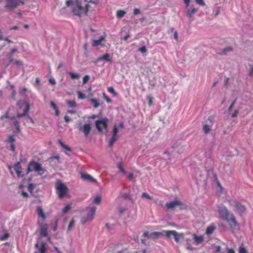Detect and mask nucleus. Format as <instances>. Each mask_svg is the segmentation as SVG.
<instances>
[{
  "label": "nucleus",
  "instance_id": "nucleus-50",
  "mask_svg": "<svg viewBox=\"0 0 253 253\" xmlns=\"http://www.w3.org/2000/svg\"><path fill=\"white\" fill-rule=\"evenodd\" d=\"M139 51L141 53H145L147 51V49L145 46H143L139 48Z\"/></svg>",
  "mask_w": 253,
  "mask_h": 253
},
{
  "label": "nucleus",
  "instance_id": "nucleus-32",
  "mask_svg": "<svg viewBox=\"0 0 253 253\" xmlns=\"http://www.w3.org/2000/svg\"><path fill=\"white\" fill-rule=\"evenodd\" d=\"M58 143L60 144V145L64 149L68 151H71V149L68 146L65 145L64 143L60 140H58Z\"/></svg>",
  "mask_w": 253,
  "mask_h": 253
},
{
  "label": "nucleus",
  "instance_id": "nucleus-16",
  "mask_svg": "<svg viewBox=\"0 0 253 253\" xmlns=\"http://www.w3.org/2000/svg\"><path fill=\"white\" fill-rule=\"evenodd\" d=\"M81 178L83 180H88L89 181H91L93 182H97V181L95 179L91 177L89 174L84 173V172H81Z\"/></svg>",
  "mask_w": 253,
  "mask_h": 253
},
{
  "label": "nucleus",
  "instance_id": "nucleus-58",
  "mask_svg": "<svg viewBox=\"0 0 253 253\" xmlns=\"http://www.w3.org/2000/svg\"><path fill=\"white\" fill-rule=\"evenodd\" d=\"M10 148H11V150L12 152H15V146H14V144H10Z\"/></svg>",
  "mask_w": 253,
  "mask_h": 253
},
{
  "label": "nucleus",
  "instance_id": "nucleus-19",
  "mask_svg": "<svg viewBox=\"0 0 253 253\" xmlns=\"http://www.w3.org/2000/svg\"><path fill=\"white\" fill-rule=\"evenodd\" d=\"M216 227L213 225H210L207 227L206 230V234L208 235H210L213 233V231L215 230Z\"/></svg>",
  "mask_w": 253,
  "mask_h": 253
},
{
  "label": "nucleus",
  "instance_id": "nucleus-28",
  "mask_svg": "<svg viewBox=\"0 0 253 253\" xmlns=\"http://www.w3.org/2000/svg\"><path fill=\"white\" fill-rule=\"evenodd\" d=\"M68 74L70 75L71 78L72 80L79 79L80 77V75L79 74H76L71 72H69Z\"/></svg>",
  "mask_w": 253,
  "mask_h": 253
},
{
  "label": "nucleus",
  "instance_id": "nucleus-27",
  "mask_svg": "<svg viewBox=\"0 0 253 253\" xmlns=\"http://www.w3.org/2000/svg\"><path fill=\"white\" fill-rule=\"evenodd\" d=\"M40 235L42 237H45L47 236V229L46 227L43 226L42 227L40 231Z\"/></svg>",
  "mask_w": 253,
  "mask_h": 253
},
{
  "label": "nucleus",
  "instance_id": "nucleus-55",
  "mask_svg": "<svg viewBox=\"0 0 253 253\" xmlns=\"http://www.w3.org/2000/svg\"><path fill=\"white\" fill-rule=\"evenodd\" d=\"M14 125L16 127V129L18 131L20 130V127L19 125V123L17 121H15L14 122Z\"/></svg>",
  "mask_w": 253,
  "mask_h": 253
},
{
  "label": "nucleus",
  "instance_id": "nucleus-31",
  "mask_svg": "<svg viewBox=\"0 0 253 253\" xmlns=\"http://www.w3.org/2000/svg\"><path fill=\"white\" fill-rule=\"evenodd\" d=\"M233 50V48L231 46H228L224 49H223L222 51L220 52L219 54L226 55L227 52L231 51Z\"/></svg>",
  "mask_w": 253,
  "mask_h": 253
},
{
  "label": "nucleus",
  "instance_id": "nucleus-48",
  "mask_svg": "<svg viewBox=\"0 0 253 253\" xmlns=\"http://www.w3.org/2000/svg\"><path fill=\"white\" fill-rule=\"evenodd\" d=\"M237 101V98H236L232 102V103L231 104L230 106H229L228 109V111H230L231 110V109H232L233 106L234 105V104H235L236 102Z\"/></svg>",
  "mask_w": 253,
  "mask_h": 253
},
{
  "label": "nucleus",
  "instance_id": "nucleus-49",
  "mask_svg": "<svg viewBox=\"0 0 253 253\" xmlns=\"http://www.w3.org/2000/svg\"><path fill=\"white\" fill-rule=\"evenodd\" d=\"M13 62L17 66H21L23 65L22 62L19 60H14Z\"/></svg>",
  "mask_w": 253,
  "mask_h": 253
},
{
  "label": "nucleus",
  "instance_id": "nucleus-56",
  "mask_svg": "<svg viewBox=\"0 0 253 253\" xmlns=\"http://www.w3.org/2000/svg\"><path fill=\"white\" fill-rule=\"evenodd\" d=\"M239 113L238 110H235L234 112L232 114L231 117L232 118H235L237 117L238 114Z\"/></svg>",
  "mask_w": 253,
  "mask_h": 253
},
{
  "label": "nucleus",
  "instance_id": "nucleus-23",
  "mask_svg": "<svg viewBox=\"0 0 253 253\" xmlns=\"http://www.w3.org/2000/svg\"><path fill=\"white\" fill-rule=\"evenodd\" d=\"M102 60H105L106 61H108V62L111 61V59L109 57V54L106 53V54H103L102 56L99 57L97 59V61H96V62H97L99 61Z\"/></svg>",
  "mask_w": 253,
  "mask_h": 253
},
{
  "label": "nucleus",
  "instance_id": "nucleus-40",
  "mask_svg": "<svg viewBox=\"0 0 253 253\" xmlns=\"http://www.w3.org/2000/svg\"><path fill=\"white\" fill-rule=\"evenodd\" d=\"M239 252V253H248L246 249L244 247V245L243 244L240 247Z\"/></svg>",
  "mask_w": 253,
  "mask_h": 253
},
{
  "label": "nucleus",
  "instance_id": "nucleus-21",
  "mask_svg": "<svg viewBox=\"0 0 253 253\" xmlns=\"http://www.w3.org/2000/svg\"><path fill=\"white\" fill-rule=\"evenodd\" d=\"M30 109L29 104L28 103L26 104V107L24 109L23 113L22 114H19L17 115L18 118H21L24 117L27 115Z\"/></svg>",
  "mask_w": 253,
  "mask_h": 253
},
{
  "label": "nucleus",
  "instance_id": "nucleus-1",
  "mask_svg": "<svg viewBox=\"0 0 253 253\" xmlns=\"http://www.w3.org/2000/svg\"><path fill=\"white\" fill-rule=\"evenodd\" d=\"M217 211L221 219L227 221L231 229H234L237 226L238 223L235 216L232 213H230L227 208L224 206H219Z\"/></svg>",
  "mask_w": 253,
  "mask_h": 253
},
{
  "label": "nucleus",
  "instance_id": "nucleus-33",
  "mask_svg": "<svg viewBox=\"0 0 253 253\" xmlns=\"http://www.w3.org/2000/svg\"><path fill=\"white\" fill-rule=\"evenodd\" d=\"M118 168L119 169L120 171L122 173H123L124 174H126V171H125V170L123 168L122 162H119L118 164Z\"/></svg>",
  "mask_w": 253,
  "mask_h": 253
},
{
  "label": "nucleus",
  "instance_id": "nucleus-20",
  "mask_svg": "<svg viewBox=\"0 0 253 253\" xmlns=\"http://www.w3.org/2000/svg\"><path fill=\"white\" fill-rule=\"evenodd\" d=\"M163 235L162 232H153L149 235V238L157 239L159 236Z\"/></svg>",
  "mask_w": 253,
  "mask_h": 253
},
{
  "label": "nucleus",
  "instance_id": "nucleus-18",
  "mask_svg": "<svg viewBox=\"0 0 253 253\" xmlns=\"http://www.w3.org/2000/svg\"><path fill=\"white\" fill-rule=\"evenodd\" d=\"M198 11V9L195 8L188 9L187 10L186 16L189 18H191Z\"/></svg>",
  "mask_w": 253,
  "mask_h": 253
},
{
  "label": "nucleus",
  "instance_id": "nucleus-59",
  "mask_svg": "<svg viewBox=\"0 0 253 253\" xmlns=\"http://www.w3.org/2000/svg\"><path fill=\"white\" fill-rule=\"evenodd\" d=\"M49 82L51 84H53V85L55 84H56V82H55V80L53 79H50L49 80Z\"/></svg>",
  "mask_w": 253,
  "mask_h": 253
},
{
  "label": "nucleus",
  "instance_id": "nucleus-51",
  "mask_svg": "<svg viewBox=\"0 0 253 253\" xmlns=\"http://www.w3.org/2000/svg\"><path fill=\"white\" fill-rule=\"evenodd\" d=\"M8 59H9L8 64H10L11 62H13L14 61V60L13 58V55L8 54Z\"/></svg>",
  "mask_w": 253,
  "mask_h": 253
},
{
  "label": "nucleus",
  "instance_id": "nucleus-30",
  "mask_svg": "<svg viewBox=\"0 0 253 253\" xmlns=\"http://www.w3.org/2000/svg\"><path fill=\"white\" fill-rule=\"evenodd\" d=\"M126 12L123 10H119L117 12V17L118 18H122L126 14Z\"/></svg>",
  "mask_w": 253,
  "mask_h": 253
},
{
  "label": "nucleus",
  "instance_id": "nucleus-47",
  "mask_svg": "<svg viewBox=\"0 0 253 253\" xmlns=\"http://www.w3.org/2000/svg\"><path fill=\"white\" fill-rule=\"evenodd\" d=\"M103 98L104 99L108 102L110 103L112 102V100L109 98L105 93H103Z\"/></svg>",
  "mask_w": 253,
  "mask_h": 253
},
{
  "label": "nucleus",
  "instance_id": "nucleus-22",
  "mask_svg": "<svg viewBox=\"0 0 253 253\" xmlns=\"http://www.w3.org/2000/svg\"><path fill=\"white\" fill-rule=\"evenodd\" d=\"M37 211L39 216L41 217L43 220H44L45 219V215L41 207H37Z\"/></svg>",
  "mask_w": 253,
  "mask_h": 253
},
{
  "label": "nucleus",
  "instance_id": "nucleus-63",
  "mask_svg": "<svg viewBox=\"0 0 253 253\" xmlns=\"http://www.w3.org/2000/svg\"><path fill=\"white\" fill-rule=\"evenodd\" d=\"M227 253H235L233 249H227Z\"/></svg>",
  "mask_w": 253,
  "mask_h": 253
},
{
  "label": "nucleus",
  "instance_id": "nucleus-4",
  "mask_svg": "<svg viewBox=\"0 0 253 253\" xmlns=\"http://www.w3.org/2000/svg\"><path fill=\"white\" fill-rule=\"evenodd\" d=\"M25 3L24 0H4V8L8 11H12Z\"/></svg>",
  "mask_w": 253,
  "mask_h": 253
},
{
  "label": "nucleus",
  "instance_id": "nucleus-34",
  "mask_svg": "<svg viewBox=\"0 0 253 253\" xmlns=\"http://www.w3.org/2000/svg\"><path fill=\"white\" fill-rule=\"evenodd\" d=\"M90 101L93 104V106L95 108H97L99 106L98 100L95 98H92L90 99Z\"/></svg>",
  "mask_w": 253,
  "mask_h": 253
},
{
  "label": "nucleus",
  "instance_id": "nucleus-7",
  "mask_svg": "<svg viewBox=\"0 0 253 253\" xmlns=\"http://www.w3.org/2000/svg\"><path fill=\"white\" fill-rule=\"evenodd\" d=\"M36 251L34 253H48V245L45 242H38L35 245Z\"/></svg>",
  "mask_w": 253,
  "mask_h": 253
},
{
  "label": "nucleus",
  "instance_id": "nucleus-15",
  "mask_svg": "<svg viewBox=\"0 0 253 253\" xmlns=\"http://www.w3.org/2000/svg\"><path fill=\"white\" fill-rule=\"evenodd\" d=\"M192 236L194 242L196 245H199L204 241V237L203 235L197 236L194 233L192 235Z\"/></svg>",
  "mask_w": 253,
  "mask_h": 253
},
{
  "label": "nucleus",
  "instance_id": "nucleus-17",
  "mask_svg": "<svg viewBox=\"0 0 253 253\" xmlns=\"http://www.w3.org/2000/svg\"><path fill=\"white\" fill-rule=\"evenodd\" d=\"M106 38V36H101L99 38L98 40H94L92 42V45L93 46H97L101 44V42L105 41Z\"/></svg>",
  "mask_w": 253,
  "mask_h": 253
},
{
  "label": "nucleus",
  "instance_id": "nucleus-35",
  "mask_svg": "<svg viewBox=\"0 0 253 253\" xmlns=\"http://www.w3.org/2000/svg\"><path fill=\"white\" fill-rule=\"evenodd\" d=\"M8 142L10 143V144H13V143L15 141V139L14 138V136L12 135H10L8 136L7 140Z\"/></svg>",
  "mask_w": 253,
  "mask_h": 253
},
{
  "label": "nucleus",
  "instance_id": "nucleus-8",
  "mask_svg": "<svg viewBox=\"0 0 253 253\" xmlns=\"http://www.w3.org/2000/svg\"><path fill=\"white\" fill-rule=\"evenodd\" d=\"M214 117L210 116L206 121V124L203 126V130L206 134L209 133L213 124Z\"/></svg>",
  "mask_w": 253,
  "mask_h": 253
},
{
  "label": "nucleus",
  "instance_id": "nucleus-44",
  "mask_svg": "<svg viewBox=\"0 0 253 253\" xmlns=\"http://www.w3.org/2000/svg\"><path fill=\"white\" fill-rule=\"evenodd\" d=\"M118 210L121 214H122L124 212L126 211V208H124L122 207H119L118 208Z\"/></svg>",
  "mask_w": 253,
  "mask_h": 253
},
{
  "label": "nucleus",
  "instance_id": "nucleus-62",
  "mask_svg": "<svg viewBox=\"0 0 253 253\" xmlns=\"http://www.w3.org/2000/svg\"><path fill=\"white\" fill-rule=\"evenodd\" d=\"M28 188L29 190L32 191L34 188V186L32 184H29L28 185Z\"/></svg>",
  "mask_w": 253,
  "mask_h": 253
},
{
  "label": "nucleus",
  "instance_id": "nucleus-13",
  "mask_svg": "<svg viewBox=\"0 0 253 253\" xmlns=\"http://www.w3.org/2000/svg\"><path fill=\"white\" fill-rule=\"evenodd\" d=\"M13 169H14V170L15 171V172H16L17 177H23L24 176V174H22V167H21V164L20 162L16 163L14 165V166L13 167Z\"/></svg>",
  "mask_w": 253,
  "mask_h": 253
},
{
  "label": "nucleus",
  "instance_id": "nucleus-39",
  "mask_svg": "<svg viewBox=\"0 0 253 253\" xmlns=\"http://www.w3.org/2000/svg\"><path fill=\"white\" fill-rule=\"evenodd\" d=\"M71 208V206L70 204L67 205L62 210V212L64 213H66L68 211H69Z\"/></svg>",
  "mask_w": 253,
  "mask_h": 253
},
{
  "label": "nucleus",
  "instance_id": "nucleus-6",
  "mask_svg": "<svg viewBox=\"0 0 253 253\" xmlns=\"http://www.w3.org/2000/svg\"><path fill=\"white\" fill-rule=\"evenodd\" d=\"M55 187L58 191V197L61 199L65 197L68 192L67 187L61 181L56 182Z\"/></svg>",
  "mask_w": 253,
  "mask_h": 253
},
{
  "label": "nucleus",
  "instance_id": "nucleus-3",
  "mask_svg": "<svg viewBox=\"0 0 253 253\" xmlns=\"http://www.w3.org/2000/svg\"><path fill=\"white\" fill-rule=\"evenodd\" d=\"M31 171L36 172L39 175H42L44 174L45 169L42 168L41 164L35 161H31L28 165L27 173Z\"/></svg>",
  "mask_w": 253,
  "mask_h": 253
},
{
  "label": "nucleus",
  "instance_id": "nucleus-24",
  "mask_svg": "<svg viewBox=\"0 0 253 253\" xmlns=\"http://www.w3.org/2000/svg\"><path fill=\"white\" fill-rule=\"evenodd\" d=\"M162 232H164L166 236L169 238H170L172 236H173L174 234H176V231L175 230L163 231Z\"/></svg>",
  "mask_w": 253,
  "mask_h": 253
},
{
  "label": "nucleus",
  "instance_id": "nucleus-52",
  "mask_svg": "<svg viewBox=\"0 0 253 253\" xmlns=\"http://www.w3.org/2000/svg\"><path fill=\"white\" fill-rule=\"evenodd\" d=\"M9 235L8 233H5L1 238L0 239L2 240H5L9 237Z\"/></svg>",
  "mask_w": 253,
  "mask_h": 253
},
{
  "label": "nucleus",
  "instance_id": "nucleus-12",
  "mask_svg": "<svg viewBox=\"0 0 253 253\" xmlns=\"http://www.w3.org/2000/svg\"><path fill=\"white\" fill-rule=\"evenodd\" d=\"M79 130L83 132L84 136L87 137L90 132L91 126L89 124H85L84 126H80L79 127Z\"/></svg>",
  "mask_w": 253,
  "mask_h": 253
},
{
  "label": "nucleus",
  "instance_id": "nucleus-36",
  "mask_svg": "<svg viewBox=\"0 0 253 253\" xmlns=\"http://www.w3.org/2000/svg\"><path fill=\"white\" fill-rule=\"evenodd\" d=\"M78 95V98L80 99H84L86 98V96L84 94L82 91H78L77 92Z\"/></svg>",
  "mask_w": 253,
  "mask_h": 253
},
{
  "label": "nucleus",
  "instance_id": "nucleus-2",
  "mask_svg": "<svg viewBox=\"0 0 253 253\" xmlns=\"http://www.w3.org/2000/svg\"><path fill=\"white\" fill-rule=\"evenodd\" d=\"M88 3L87 0H76L72 5V12L79 17L86 15L88 11Z\"/></svg>",
  "mask_w": 253,
  "mask_h": 253
},
{
  "label": "nucleus",
  "instance_id": "nucleus-5",
  "mask_svg": "<svg viewBox=\"0 0 253 253\" xmlns=\"http://www.w3.org/2000/svg\"><path fill=\"white\" fill-rule=\"evenodd\" d=\"M227 201L230 206L235 208V211L240 215L246 212L247 209L246 206L240 202L234 201L231 199H228Z\"/></svg>",
  "mask_w": 253,
  "mask_h": 253
},
{
  "label": "nucleus",
  "instance_id": "nucleus-54",
  "mask_svg": "<svg viewBox=\"0 0 253 253\" xmlns=\"http://www.w3.org/2000/svg\"><path fill=\"white\" fill-rule=\"evenodd\" d=\"M65 121L68 123L72 121V119L68 116H65L64 117Z\"/></svg>",
  "mask_w": 253,
  "mask_h": 253
},
{
  "label": "nucleus",
  "instance_id": "nucleus-29",
  "mask_svg": "<svg viewBox=\"0 0 253 253\" xmlns=\"http://www.w3.org/2000/svg\"><path fill=\"white\" fill-rule=\"evenodd\" d=\"M66 103L69 107L75 108L77 106V103L74 100H67Z\"/></svg>",
  "mask_w": 253,
  "mask_h": 253
},
{
  "label": "nucleus",
  "instance_id": "nucleus-61",
  "mask_svg": "<svg viewBox=\"0 0 253 253\" xmlns=\"http://www.w3.org/2000/svg\"><path fill=\"white\" fill-rule=\"evenodd\" d=\"M17 51V49L16 48H13V49H12L11 52L9 54L13 55V54L14 52H16Z\"/></svg>",
  "mask_w": 253,
  "mask_h": 253
},
{
  "label": "nucleus",
  "instance_id": "nucleus-53",
  "mask_svg": "<svg viewBox=\"0 0 253 253\" xmlns=\"http://www.w3.org/2000/svg\"><path fill=\"white\" fill-rule=\"evenodd\" d=\"M140 13V10L139 9L135 8L133 10V14L135 15H138Z\"/></svg>",
  "mask_w": 253,
  "mask_h": 253
},
{
  "label": "nucleus",
  "instance_id": "nucleus-9",
  "mask_svg": "<svg viewBox=\"0 0 253 253\" xmlns=\"http://www.w3.org/2000/svg\"><path fill=\"white\" fill-rule=\"evenodd\" d=\"M108 119L106 118L98 120L95 122V126L99 131H102L103 128L107 129L108 127Z\"/></svg>",
  "mask_w": 253,
  "mask_h": 253
},
{
  "label": "nucleus",
  "instance_id": "nucleus-60",
  "mask_svg": "<svg viewBox=\"0 0 253 253\" xmlns=\"http://www.w3.org/2000/svg\"><path fill=\"white\" fill-rule=\"evenodd\" d=\"M9 118V116H8V112H7L5 115L1 116L0 118L1 119H3L4 118Z\"/></svg>",
  "mask_w": 253,
  "mask_h": 253
},
{
  "label": "nucleus",
  "instance_id": "nucleus-57",
  "mask_svg": "<svg viewBox=\"0 0 253 253\" xmlns=\"http://www.w3.org/2000/svg\"><path fill=\"white\" fill-rule=\"evenodd\" d=\"M127 178L129 180H132L133 178V174L132 173H130L127 175Z\"/></svg>",
  "mask_w": 253,
  "mask_h": 253
},
{
  "label": "nucleus",
  "instance_id": "nucleus-11",
  "mask_svg": "<svg viewBox=\"0 0 253 253\" xmlns=\"http://www.w3.org/2000/svg\"><path fill=\"white\" fill-rule=\"evenodd\" d=\"M118 129L117 126L115 125L113 128L112 136L109 142V145L110 147H112L114 142L118 139Z\"/></svg>",
  "mask_w": 253,
  "mask_h": 253
},
{
  "label": "nucleus",
  "instance_id": "nucleus-37",
  "mask_svg": "<svg viewBox=\"0 0 253 253\" xmlns=\"http://www.w3.org/2000/svg\"><path fill=\"white\" fill-rule=\"evenodd\" d=\"M153 99H154L153 97H152L151 96H150V95L147 96V100L148 102L149 106H151L152 105Z\"/></svg>",
  "mask_w": 253,
  "mask_h": 253
},
{
  "label": "nucleus",
  "instance_id": "nucleus-26",
  "mask_svg": "<svg viewBox=\"0 0 253 253\" xmlns=\"http://www.w3.org/2000/svg\"><path fill=\"white\" fill-rule=\"evenodd\" d=\"M50 106L55 110V115L58 116L59 115V111L55 102L51 101L50 102Z\"/></svg>",
  "mask_w": 253,
  "mask_h": 253
},
{
  "label": "nucleus",
  "instance_id": "nucleus-38",
  "mask_svg": "<svg viewBox=\"0 0 253 253\" xmlns=\"http://www.w3.org/2000/svg\"><path fill=\"white\" fill-rule=\"evenodd\" d=\"M108 92L112 93L114 96H117V93L114 90V88L112 86L109 87L107 89Z\"/></svg>",
  "mask_w": 253,
  "mask_h": 253
},
{
  "label": "nucleus",
  "instance_id": "nucleus-25",
  "mask_svg": "<svg viewBox=\"0 0 253 253\" xmlns=\"http://www.w3.org/2000/svg\"><path fill=\"white\" fill-rule=\"evenodd\" d=\"M174 239L176 243H179L180 241V237H183L184 234L183 233H178L176 231V234H174L173 236Z\"/></svg>",
  "mask_w": 253,
  "mask_h": 253
},
{
  "label": "nucleus",
  "instance_id": "nucleus-10",
  "mask_svg": "<svg viewBox=\"0 0 253 253\" xmlns=\"http://www.w3.org/2000/svg\"><path fill=\"white\" fill-rule=\"evenodd\" d=\"M96 211V208L92 207L88 212L86 217L82 219V223L84 224L86 222L91 220L93 218Z\"/></svg>",
  "mask_w": 253,
  "mask_h": 253
},
{
  "label": "nucleus",
  "instance_id": "nucleus-14",
  "mask_svg": "<svg viewBox=\"0 0 253 253\" xmlns=\"http://www.w3.org/2000/svg\"><path fill=\"white\" fill-rule=\"evenodd\" d=\"M182 205V202L179 201H174L166 204V207L168 209H173L176 206Z\"/></svg>",
  "mask_w": 253,
  "mask_h": 253
},
{
  "label": "nucleus",
  "instance_id": "nucleus-45",
  "mask_svg": "<svg viewBox=\"0 0 253 253\" xmlns=\"http://www.w3.org/2000/svg\"><path fill=\"white\" fill-rule=\"evenodd\" d=\"M89 79V76L88 75L84 76L83 80V84H85L88 82Z\"/></svg>",
  "mask_w": 253,
  "mask_h": 253
},
{
  "label": "nucleus",
  "instance_id": "nucleus-43",
  "mask_svg": "<svg viewBox=\"0 0 253 253\" xmlns=\"http://www.w3.org/2000/svg\"><path fill=\"white\" fill-rule=\"evenodd\" d=\"M75 224V221L74 219H72L70 223H69V224L68 225V230H71V229L72 228V227Z\"/></svg>",
  "mask_w": 253,
  "mask_h": 253
},
{
  "label": "nucleus",
  "instance_id": "nucleus-41",
  "mask_svg": "<svg viewBox=\"0 0 253 253\" xmlns=\"http://www.w3.org/2000/svg\"><path fill=\"white\" fill-rule=\"evenodd\" d=\"M101 201V197L100 196H97L95 197L94 199V203L98 204L100 203Z\"/></svg>",
  "mask_w": 253,
  "mask_h": 253
},
{
  "label": "nucleus",
  "instance_id": "nucleus-46",
  "mask_svg": "<svg viewBox=\"0 0 253 253\" xmlns=\"http://www.w3.org/2000/svg\"><path fill=\"white\" fill-rule=\"evenodd\" d=\"M196 2L202 6H205L206 5L205 1L204 0H195Z\"/></svg>",
  "mask_w": 253,
  "mask_h": 253
},
{
  "label": "nucleus",
  "instance_id": "nucleus-64",
  "mask_svg": "<svg viewBox=\"0 0 253 253\" xmlns=\"http://www.w3.org/2000/svg\"><path fill=\"white\" fill-rule=\"evenodd\" d=\"M249 75L250 76H252L253 75V66L251 67V68L250 70Z\"/></svg>",
  "mask_w": 253,
  "mask_h": 253
},
{
  "label": "nucleus",
  "instance_id": "nucleus-42",
  "mask_svg": "<svg viewBox=\"0 0 253 253\" xmlns=\"http://www.w3.org/2000/svg\"><path fill=\"white\" fill-rule=\"evenodd\" d=\"M142 197L143 198H145L148 200H152V198L151 196H149L148 194H147L146 192H144L142 194Z\"/></svg>",
  "mask_w": 253,
  "mask_h": 253
}]
</instances>
